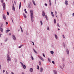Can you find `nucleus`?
<instances>
[{"instance_id": "69168bd1", "label": "nucleus", "mask_w": 74, "mask_h": 74, "mask_svg": "<svg viewBox=\"0 0 74 74\" xmlns=\"http://www.w3.org/2000/svg\"><path fill=\"white\" fill-rule=\"evenodd\" d=\"M14 3H15V4H16V3H15V1H14Z\"/></svg>"}, {"instance_id": "f257e3e1", "label": "nucleus", "mask_w": 74, "mask_h": 74, "mask_svg": "<svg viewBox=\"0 0 74 74\" xmlns=\"http://www.w3.org/2000/svg\"><path fill=\"white\" fill-rule=\"evenodd\" d=\"M30 12L31 13V19L32 22H33L34 20H33V18H34V17L33 16V12L32 10H30Z\"/></svg>"}, {"instance_id": "3c124183", "label": "nucleus", "mask_w": 74, "mask_h": 74, "mask_svg": "<svg viewBox=\"0 0 74 74\" xmlns=\"http://www.w3.org/2000/svg\"><path fill=\"white\" fill-rule=\"evenodd\" d=\"M11 19L12 20V22H13V23H14V21H13V20H12V18H11Z\"/></svg>"}, {"instance_id": "6ab92c4d", "label": "nucleus", "mask_w": 74, "mask_h": 74, "mask_svg": "<svg viewBox=\"0 0 74 74\" xmlns=\"http://www.w3.org/2000/svg\"><path fill=\"white\" fill-rule=\"evenodd\" d=\"M43 71V69H42V68H40V72H42Z\"/></svg>"}, {"instance_id": "6e6552de", "label": "nucleus", "mask_w": 74, "mask_h": 74, "mask_svg": "<svg viewBox=\"0 0 74 74\" xmlns=\"http://www.w3.org/2000/svg\"><path fill=\"white\" fill-rule=\"evenodd\" d=\"M13 40H15L16 39V37H15V36L14 35H13Z\"/></svg>"}, {"instance_id": "6e6d98bb", "label": "nucleus", "mask_w": 74, "mask_h": 74, "mask_svg": "<svg viewBox=\"0 0 74 74\" xmlns=\"http://www.w3.org/2000/svg\"><path fill=\"white\" fill-rule=\"evenodd\" d=\"M7 39H6L5 40V42H7Z\"/></svg>"}, {"instance_id": "2eb2a0df", "label": "nucleus", "mask_w": 74, "mask_h": 74, "mask_svg": "<svg viewBox=\"0 0 74 74\" xmlns=\"http://www.w3.org/2000/svg\"><path fill=\"white\" fill-rule=\"evenodd\" d=\"M23 15L24 16L25 18H27V17L26 16V14H25L23 13Z\"/></svg>"}, {"instance_id": "c85d7f7f", "label": "nucleus", "mask_w": 74, "mask_h": 74, "mask_svg": "<svg viewBox=\"0 0 74 74\" xmlns=\"http://www.w3.org/2000/svg\"><path fill=\"white\" fill-rule=\"evenodd\" d=\"M48 60L49 61V62H51V59H50L49 58H48Z\"/></svg>"}, {"instance_id": "f704fd0d", "label": "nucleus", "mask_w": 74, "mask_h": 74, "mask_svg": "<svg viewBox=\"0 0 74 74\" xmlns=\"http://www.w3.org/2000/svg\"><path fill=\"white\" fill-rule=\"evenodd\" d=\"M62 37H63V38H65V37H64V35H63Z\"/></svg>"}, {"instance_id": "39448f33", "label": "nucleus", "mask_w": 74, "mask_h": 74, "mask_svg": "<svg viewBox=\"0 0 74 74\" xmlns=\"http://www.w3.org/2000/svg\"><path fill=\"white\" fill-rule=\"evenodd\" d=\"M12 9H13L14 11H15V7L14 6V5L13 4V6L12 7Z\"/></svg>"}, {"instance_id": "423d86ee", "label": "nucleus", "mask_w": 74, "mask_h": 74, "mask_svg": "<svg viewBox=\"0 0 74 74\" xmlns=\"http://www.w3.org/2000/svg\"><path fill=\"white\" fill-rule=\"evenodd\" d=\"M3 18L4 19H5V20L6 19V16H5L3 14Z\"/></svg>"}, {"instance_id": "49530a36", "label": "nucleus", "mask_w": 74, "mask_h": 74, "mask_svg": "<svg viewBox=\"0 0 74 74\" xmlns=\"http://www.w3.org/2000/svg\"><path fill=\"white\" fill-rule=\"evenodd\" d=\"M3 73H4V72H5V70H3Z\"/></svg>"}, {"instance_id": "5fc2aeb1", "label": "nucleus", "mask_w": 74, "mask_h": 74, "mask_svg": "<svg viewBox=\"0 0 74 74\" xmlns=\"http://www.w3.org/2000/svg\"><path fill=\"white\" fill-rule=\"evenodd\" d=\"M18 48H21V46H19V47H18Z\"/></svg>"}, {"instance_id": "a211bd4d", "label": "nucleus", "mask_w": 74, "mask_h": 74, "mask_svg": "<svg viewBox=\"0 0 74 74\" xmlns=\"http://www.w3.org/2000/svg\"><path fill=\"white\" fill-rule=\"evenodd\" d=\"M30 71L32 72L33 71V68H31L30 69Z\"/></svg>"}, {"instance_id": "58836bf2", "label": "nucleus", "mask_w": 74, "mask_h": 74, "mask_svg": "<svg viewBox=\"0 0 74 74\" xmlns=\"http://www.w3.org/2000/svg\"><path fill=\"white\" fill-rule=\"evenodd\" d=\"M7 15H9V13L8 12H7Z\"/></svg>"}, {"instance_id": "603ef678", "label": "nucleus", "mask_w": 74, "mask_h": 74, "mask_svg": "<svg viewBox=\"0 0 74 74\" xmlns=\"http://www.w3.org/2000/svg\"><path fill=\"white\" fill-rule=\"evenodd\" d=\"M73 16H74V13H73Z\"/></svg>"}, {"instance_id": "bf43d9fd", "label": "nucleus", "mask_w": 74, "mask_h": 74, "mask_svg": "<svg viewBox=\"0 0 74 74\" xmlns=\"http://www.w3.org/2000/svg\"><path fill=\"white\" fill-rule=\"evenodd\" d=\"M20 27L21 29H22V27H21V26H20Z\"/></svg>"}, {"instance_id": "a19ab883", "label": "nucleus", "mask_w": 74, "mask_h": 74, "mask_svg": "<svg viewBox=\"0 0 74 74\" xmlns=\"http://www.w3.org/2000/svg\"><path fill=\"white\" fill-rule=\"evenodd\" d=\"M1 65L0 64V70H1Z\"/></svg>"}, {"instance_id": "bb28decb", "label": "nucleus", "mask_w": 74, "mask_h": 74, "mask_svg": "<svg viewBox=\"0 0 74 74\" xmlns=\"http://www.w3.org/2000/svg\"><path fill=\"white\" fill-rule=\"evenodd\" d=\"M33 50L34 52H35V53H37V51H36L34 49H33Z\"/></svg>"}, {"instance_id": "aec40b11", "label": "nucleus", "mask_w": 74, "mask_h": 74, "mask_svg": "<svg viewBox=\"0 0 74 74\" xmlns=\"http://www.w3.org/2000/svg\"><path fill=\"white\" fill-rule=\"evenodd\" d=\"M39 65H40V66H41V61H39Z\"/></svg>"}, {"instance_id": "7ed1b4c3", "label": "nucleus", "mask_w": 74, "mask_h": 74, "mask_svg": "<svg viewBox=\"0 0 74 74\" xmlns=\"http://www.w3.org/2000/svg\"><path fill=\"white\" fill-rule=\"evenodd\" d=\"M3 8V10L5 9V3H3L2 5Z\"/></svg>"}, {"instance_id": "cd10ccee", "label": "nucleus", "mask_w": 74, "mask_h": 74, "mask_svg": "<svg viewBox=\"0 0 74 74\" xmlns=\"http://www.w3.org/2000/svg\"><path fill=\"white\" fill-rule=\"evenodd\" d=\"M40 22L41 23V25H42L43 24H42V21H40Z\"/></svg>"}, {"instance_id": "4d7b16f0", "label": "nucleus", "mask_w": 74, "mask_h": 74, "mask_svg": "<svg viewBox=\"0 0 74 74\" xmlns=\"http://www.w3.org/2000/svg\"><path fill=\"white\" fill-rule=\"evenodd\" d=\"M1 35H2L1 34H0V37H1Z\"/></svg>"}, {"instance_id": "9d476101", "label": "nucleus", "mask_w": 74, "mask_h": 74, "mask_svg": "<svg viewBox=\"0 0 74 74\" xmlns=\"http://www.w3.org/2000/svg\"><path fill=\"white\" fill-rule=\"evenodd\" d=\"M23 69H26V65H25L24 64V65H23L22 66Z\"/></svg>"}, {"instance_id": "7c9ffc66", "label": "nucleus", "mask_w": 74, "mask_h": 74, "mask_svg": "<svg viewBox=\"0 0 74 74\" xmlns=\"http://www.w3.org/2000/svg\"><path fill=\"white\" fill-rule=\"evenodd\" d=\"M1 1L2 3H3L4 2V0H1Z\"/></svg>"}, {"instance_id": "393cba45", "label": "nucleus", "mask_w": 74, "mask_h": 74, "mask_svg": "<svg viewBox=\"0 0 74 74\" xmlns=\"http://www.w3.org/2000/svg\"><path fill=\"white\" fill-rule=\"evenodd\" d=\"M54 23H56V19H54Z\"/></svg>"}, {"instance_id": "b1692460", "label": "nucleus", "mask_w": 74, "mask_h": 74, "mask_svg": "<svg viewBox=\"0 0 74 74\" xmlns=\"http://www.w3.org/2000/svg\"><path fill=\"white\" fill-rule=\"evenodd\" d=\"M21 2L20 3V4H19V9L21 8Z\"/></svg>"}, {"instance_id": "1a4fd4ad", "label": "nucleus", "mask_w": 74, "mask_h": 74, "mask_svg": "<svg viewBox=\"0 0 74 74\" xmlns=\"http://www.w3.org/2000/svg\"><path fill=\"white\" fill-rule=\"evenodd\" d=\"M42 16H45V13L43 11L42 12Z\"/></svg>"}, {"instance_id": "37998d69", "label": "nucleus", "mask_w": 74, "mask_h": 74, "mask_svg": "<svg viewBox=\"0 0 74 74\" xmlns=\"http://www.w3.org/2000/svg\"><path fill=\"white\" fill-rule=\"evenodd\" d=\"M43 56H44V57H45V55H44V54H43Z\"/></svg>"}, {"instance_id": "dca6fc26", "label": "nucleus", "mask_w": 74, "mask_h": 74, "mask_svg": "<svg viewBox=\"0 0 74 74\" xmlns=\"http://www.w3.org/2000/svg\"><path fill=\"white\" fill-rule=\"evenodd\" d=\"M66 52L67 53V54L69 55V50L67 49L66 50Z\"/></svg>"}, {"instance_id": "a878e982", "label": "nucleus", "mask_w": 74, "mask_h": 74, "mask_svg": "<svg viewBox=\"0 0 74 74\" xmlns=\"http://www.w3.org/2000/svg\"><path fill=\"white\" fill-rule=\"evenodd\" d=\"M50 52L51 54H53V51H50Z\"/></svg>"}, {"instance_id": "f8f14e48", "label": "nucleus", "mask_w": 74, "mask_h": 74, "mask_svg": "<svg viewBox=\"0 0 74 74\" xmlns=\"http://www.w3.org/2000/svg\"><path fill=\"white\" fill-rule=\"evenodd\" d=\"M0 30H1V32L2 33H3V28L1 27Z\"/></svg>"}, {"instance_id": "c03bdc74", "label": "nucleus", "mask_w": 74, "mask_h": 74, "mask_svg": "<svg viewBox=\"0 0 74 74\" xmlns=\"http://www.w3.org/2000/svg\"><path fill=\"white\" fill-rule=\"evenodd\" d=\"M21 31L22 32H23V30L22 29V28L21 29Z\"/></svg>"}, {"instance_id": "5701e85b", "label": "nucleus", "mask_w": 74, "mask_h": 74, "mask_svg": "<svg viewBox=\"0 0 74 74\" xmlns=\"http://www.w3.org/2000/svg\"><path fill=\"white\" fill-rule=\"evenodd\" d=\"M10 30H7L6 31V33H8V32H10Z\"/></svg>"}, {"instance_id": "de8ad7c7", "label": "nucleus", "mask_w": 74, "mask_h": 74, "mask_svg": "<svg viewBox=\"0 0 74 74\" xmlns=\"http://www.w3.org/2000/svg\"><path fill=\"white\" fill-rule=\"evenodd\" d=\"M6 25H8V22H6Z\"/></svg>"}, {"instance_id": "412c9836", "label": "nucleus", "mask_w": 74, "mask_h": 74, "mask_svg": "<svg viewBox=\"0 0 74 74\" xmlns=\"http://www.w3.org/2000/svg\"><path fill=\"white\" fill-rule=\"evenodd\" d=\"M55 37H56V39H58V36L57 35H56V34H55Z\"/></svg>"}, {"instance_id": "4c0bfd02", "label": "nucleus", "mask_w": 74, "mask_h": 74, "mask_svg": "<svg viewBox=\"0 0 74 74\" xmlns=\"http://www.w3.org/2000/svg\"><path fill=\"white\" fill-rule=\"evenodd\" d=\"M32 42L33 45H34V42L33 41H32Z\"/></svg>"}, {"instance_id": "8fccbe9b", "label": "nucleus", "mask_w": 74, "mask_h": 74, "mask_svg": "<svg viewBox=\"0 0 74 74\" xmlns=\"http://www.w3.org/2000/svg\"><path fill=\"white\" fill-rule=\"evenodd\" d=\"M45 6H47V3H45Z\"/></svg>"}, {"instance_id": "4be33fe9", "label": "nucleus", "mask_w": 74, "mask_h": 74, "mask_svg": "<svg viewBox=\"0 0 74 74\" xmlns=\"http://www.w3.org/2000/svg\"><path fill=\"white\" fill-rule=\"evenodd\" d=\"M54 73L55 74H57V72L56 71H54Z\"/></svg>"}, {"instance_id": "79ce46f5", "label": "nucleus", "mask_w": 74, "mask_h": 74, "mask_svg": "<svg viewBox=\"0 0 74 74\" xmlns=\"http://www.w3.org/2000/svg\"><path fill=\"white\" fill-rule=\"evenodd\" d=\"M52 63H53V64H55V62H54V61H52Z\"/></svg>"}, {"instance_id": "c9c22d12", "label": "nucleus", "mask_w": 74, "mask_h": 74, "mask_svg": "<svg viewBox=\"0 0 74 74\" xmlns=\"http://www.w3.org/2000/svg\"><path fill=\"white\" fill-rule=\"evenodd\" d=\"M32 60H34V58H33V56H32Z\"/></svg>"}, {"instance_id": "09e8293b", "label": "nucleus", "mask_w": 74, "mask_h": 74, "mask_svg": "<svg viewBox=\"0 0 74 74\" xmlns=\"http://www.w3.org/2000/svg\"><path fill=\"white\" fill-rule=\"evenodd\" d=\"M55 13H56V14H57V12L56 11Z\"/></svg>"}, {"instance_id": "0eeeda50", "label": "nucleus", "mask_w": 74, "mask_h": 74, "mask_svg": "<svg viewBox=\"0 0 74 74\" xmlns=\"http://www.w3.org/2000/svg\"><path fill=\"white\" fill-rule=\"evenodd\" d=\"M65 4L66 5H68V1H67L66 0L65 1Z\"/></svg>"}, {"instance_id": "13d9d810", "label": "nucleus", "mask_w": 74, "mask_h": 74, "mask_svg": "<svg viewBox=\"0 0 74 74\" xmlns=\"http://www.w3.org/2000/svg\"><path fill=\"white\" fill-rule=\"evenodd\" d=\"M12 74H14V72H12Z\"/></svg>"}, {"instance_id": "9b49d317", "label": "nucleus", "mask_w": 74, "mask_h": 74, "mask_svg": "<svg viewBox=\"0 0 74 74\" xmlns=\"http://www.w3.org/2000/svg\"><path fill=\"white\" fill-rule=\"evenodd\" d=\"M49 5L50 6H51V0H49Z\"/></svg>"}, {"instance_id": "052dcab7", "label": "nucleus", "mask_w": 74, "mask_h": 74, "mask_svg": "<svg viewBox=\"0 0 74 74\" xmlns=\"http://www.w3.org/2000/svg\"><path fill=\"white\" fill-rule=\"evenodd\" d=\"M22 46H23V45H21L20 46L21 47H22Z\"/></svg>"}, {"instance_id": "72a5a7b5", "label": "nucleus", "mask_w": 74, "mask_h": 74, "mask_svg": "<svg viewBox=\"0 0 74 74\" xmlns=\"http://www.w3.org/2000/svg\"><path fill=\"white\" fill-rule=\"evenodd\" d=\"M28 6L29 8H30V4H28Z\"/></svg>"}, {"instance_id": "680f3d73", "label": "nucleus", "mask_w": 74, "mask_h": 74, "mask_svg": "<svg viewBox=\"0 0 74 74\" xmlns=\"http://www.w3.org/2000/svg\"><path fill=\"white\" fill-rule=\"evenodd\" d=\"M9 35L10 36H11V33H9Z\"/></svg>"}, {"instance_id": "ddd939ff", "label": "nucleus", "mask_w": 74, "mask_h": 74, "mask_svg": "<svg viewBox=\"0 0 74 74\" xmlns=\"http://www.w3.org/2000/svg\"><path fill=\"white\" fill-rule=\"evenodd\" d=\"M32 2L34 4V5H36V3H35V1H34V0H32Z\"/></svg>"}, {"instance_id": "0e129e2a", "label": "nucleus", "mask_w": 74, "mask_h": 74, "mask_svg": "<svg viewBox=\"0 0 74 74\" xmlns=\"http://www.w3.org/2000/svg\"><path fill=\"white\" fill-rule=\"evenodd\" d=\"M22 74H25V73H24L23 72L22 73Z\"/></svg>"}, {"instance_id": "f3484780", "label": "nucleus", "mask_w": 74, "mask_h": 74, "mask_svg": "<svg viewBox=\"0 0 74 74\" xmlns=\"http://www.w3.org/2000/svg\"><path fill=\"white\" fill-rule=\"evenodd\" d=\"M51 14L52 16L53 17V16H54V15H53V12H51Z\"/></svg>"}, {"instance_id": "20e7f679", "label": "nucleus", "mask_w": 74, "mask_h": 74, "mask_svg": "<svg viewBox=\"0 0 74 74\" xmlns=\"http://www.w3.org/2000/svg\"><path fill=\"white\" fill-rule=\"evenodd\" d=\"M38 57L39 58H40V59H41V60L42 61H44V59H43V58H42L41 57L38 56Z\"/></svg>"}, {"instance_id": "ea45409f", "label": "nucleus", "mask_w": 74, "mask_h": 74, "mask_svg": "<svg viewBox=\"0 0 74 74\" xmlns=\"http://www.w3.org/2000/svg\"><path fill=\"white\" fill-rule=\"evenodd\" d=\"M47 30H49V27H47Z\"/></svg>"}, {"instance_id": "e2e57ef3", "label": "nucleus", "mask_w": 74, "mask_h": 74, "mask_svg": "<svg viewBox=\"0 0 74 74\" xmlns=\"http://www.w3.org/2000/svg\"><path fill=\"white\" fill-rule=\"evenodd\" d=\"M12 3H14V2H13V1H12Z\"/></svg>"}, {"instance_id": "338daca9", "label": "nucleus", "mask_w": 74, "mask_h": 74, "mask_svg": "<svg viewBox=\"0 0 74 74\" xmlns=\"http://www.w3.org/2000/svg\"><path fill=\"white\" fill-rule=\"evenodd\" d=\"M58 29V30H60V29Z\"/></svg>"}, {"instance_id": "4468645a", "label": "nucleus", "mask_w": 74, "mask_h": 74, "mask_svg": "<svg viewBox=\"0 0 74 74\" xmlns=\"http://www.w3.org/2000/svg\"><path fill=\"white\" fill-rule=\"evenodd\" d=\"M45 17L46 19V20L47 21H48V17L47 16L45 15Z\"/></svg>"}, {"instance_id": "a18cd8bd", "label": "nucleus", "mask_w": 74, "mask_h": 74, "mask_svg": "<svg viewBox=\"0 0 74 74\" xmlns=\"http://www.w3.org/2000/svg\"><path fill=\"white\" fill-rule=\"evenodd\" d=\"M56 16L57 17V16H58V14H56Z\"/></svg>"}, {"instance_id": "2f4dec72", "label": "nucleus", "mask_w": 74, "mask_h": 74, "mask_svg": "<svg viewBox=\"0 0 74 74\" xmlns=\"http://www.w3.org/2000/svg\"><path fill=\"white\" fill-rule=\"evenodd\" d=\"M20 63H21V66H23V65H24V64H23V63H22V62H21Z\"/></svg>"}, {"instance_id": "e433bc0d", "label": "nucleus", "mask_w": 74, "mask_h": 74, "mask_svg": "<svg viewBox=\"0 0 74 74\" xmlns=\"http://www.w3.org/2000/svg\"><path fill=\"white\" fill-rule=\"evenodd\" d=\"M57 26L58 27H60L59 24L58 23L57 24Z\"/></svg>"}, {"instance_id": "774afa93", "label": "nucleus", "mask_w": 74, "mask_h": 74, "mask_svg": "<svg viewBox=\"0 0 74 74\" xmlns=\"http://www.w3.org/2000/svg\"><path fill=\"white\" fill-rule=\"evenodd\" d=\"M2 44H3V43H1V45H2Z\"/></svg>"}, {"instance_id": "473e14b6", "label": "nucleus", "mask_w": 74, "mask_h": 74, "mask_svg": "<svg viewBox=\"0 0 74 74\" xmlns=\"http://www.w3.org/2000/svg\"><path fill=\"white\" fill-rule=\"evenodd\" d=\"M37 67H38V68H37V69L38 70H39V67L38 65L37 66Z\"/></svg>"}, {"instance_id": "c756f323", "label": "nucleus", "mask_w": 74, "mask_h": 74, "mask_svg": "<svg viewBox=\"0 0 74 74\" xmlns=\"http://www.w3.org/2000/svg\"><path fill=\"white\" fill-rule=\"evenodd\" d=\"M25 12V13L26 14H27V11H26V9H25L24 10Z\"/></svg>"}, {"instance_id": "864d4df0", "label": "nucleus", "mask_w": 74, "mask_h": 74, "mask_svg": "<svg viewBox=\"0 0 74 74\" xmlns=\"http://www.w3.org/2000/svg\"><path fill=\"white\" fill-rule=\"evenodd\" d=\"M6 74H8V72H7V71H6Z\"/></svg>"}, {"instance_id": "f03ea898", "label": "nucleus", "mask_w": 74, "mask_h": 74, "mask_svg": "<svg viewBox=\"0 0 74 74\" xmlns=\"http://www.w3.org/2000/svg\"><path fill=\"white\" fill-rule=\"evenodd\" d=\"M7 57L8 58L7 60H8V62L9 61H11V58L10 57V56H8V55H7Z\"/></svg>"}]
</instances>
